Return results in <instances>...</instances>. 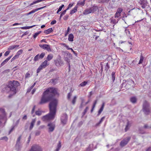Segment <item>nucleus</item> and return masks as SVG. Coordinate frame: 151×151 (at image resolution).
Masks as SVG:
<instances>
[{
    "label": "nucleus",
    "instance_id": "72a5a7b5",
    "mask_svg": "<svg viewBox=\"0 0 151 151\" xmlns=\"http://www.w3.org/2000/svg\"><path fill=\"white\" fill-rule=\"evenodd\" d=\"M39 54H37L34 57V61L35 62L38 61L39 59H40L39 58Z\"/></svg>",
    "mask_w": 151,
    "mask_h": 151
},
{
    "label": "nucleus",
    "instance_id": "3c124183",
    "mask_svg": "<svg viewBox=\"0 0 151 151\" xmlns=\"http://www.w3.org/2000/svg\"><path fill=\"white\" fill-rule=\"evenodd\" d=\"M85 0H83V1H81L79 4L82 6H83L85 4Z\"/></svg>",
    "mask_w": 151,
    "mask_h": 151
},
{
    "label": "nucleus",
    "instance_id": "9d476101",
    "mask_svg": "<svg viewBox=\"0 0 151 151\" xmlns=\"http://www.w3.org/2000/svg\"><path fill=\"white\" fill-rule=\"evenodd\" d=\"M30 151H42L40 147L37 145L32 146Z\"/></svg>",
    "mask_w": 151,
    "mask_h": 151
},
{
    "label": "nucleus",
    "instance_id": "338daca9",
    "mask_svg": "<svg viewBox=\"0 0 151 151\" xmlns=\"http://www.w3.org/2000/svg\"><path fill=\"white\" fill-rule=\"evenodd\" d=\"M71 95V94L70 93H68L67 97L68 99H70Z\"/></svg>",
    "mask_w": 151,
    "mask_h": 151
},
{
    "label": "nucleus",
    "instance_id": "a19ab883",
    "mask_svg": "<svg viewBox=\"0 0 151 151\" xmlns=\"http://www.w3.org/2000/svg\"><path fill=\"white\" fill-rule=\"evenodd\" d=\"M45 53L42 52L41 54L40 55H39V56L40 57L39 58H40V59H42V58H43V57L45 56Z\"/></svg>",
    "mask_w": 151,
    "mask_h": 151
},
{
    "label": "nucleus",
    "instance_id": "4be33fe9",
    "mask_svg": "<svg viewBox=\"0 0 151 151\" xmlns=\"http://www.w3.org/2000/svg\"><path fill=\"white\" fill-rule=\"evenodd\" d=\"M131 123L129 121H128L127 125L125 129V131L127 132L130 128L131 127Z\"/></svg>",
    "mask_w": 151,
    "mask_h": 151
},
{
    "label": "nucleus",
    "instance_id": "9b49d317",
    "mask_svg": "<svg viewBox=\"0 0 151 151\" xmlns=\"http://www.w3.org/2000/svg\"><path fill=\"white\" fill-rule=\"evenodd\" d=\"M48 126L49 127V132H53L55 128V125L54 124L52 123H50L48 124Z\"/></svg>",
    "mask_w": 151,
    "mask_h": 151
},
{
    "label": "nucleus",
    "instance_id": "864d4df0",
    "mask_svg": "<svg viewBox=\"0 0 151 151\" xmlns=\"http://www.w3.org/2000/svg\"><path fill=\"white\" fill-rule=\"evenodd\" d=\"M10 52V51H9V50L6 51L4 54V56H7L9 54Z\"/></svg>",
    "mask_w": 151,
    "mask_h": 151
},
{
    "label": "nucleus",
    "instance_id": "4468645a",
    "mask_svg": "<svg viewBox=\"0 0 151 151\" xmlns=\"http://www.w3.org/2000/svg\"><path fill=\"white\" fill-rule=\"evenodd\" d=\"M12 56H10L8 57L5 60L0 64V68L5 64L11 58Z\"/></svg>",
    "mask_w": 151,
    "mask_h": 151
},
{
    "label": "nucleus",
    "instance_id": "8fccbe9b",
    "mask_svg": "<svg viewBox=\"0 0 151 151\" xmlns=\"http://www.w3.org/2000/svg\"><path fill=\"white\" fill-rule=\"evenodd\" d=\"M43 69L41 67H40V66H39V67L37 69V73H38L40 72V70Z\"/></svg>",
    "mask_w": 151,
    "mask_h": 151
},
{
    "label": "nucleus",
    "instance_id": "7c9ffc66",
    "mask_svg": "<svg viewBox=\"0 0 151 151\" xmlns=\"http://www.w3.org/2000/svg\"><path fill=\"white\" fill-rule=\"evenodd\" d=\"M144 58L143 56L142 55H141L140 57V59L138 64H142L144 61Z\"/></svg>",
    "mask_w": 151,
    "mask_h": 151
},
{
    "label": "nucleus",
    "instance_id": "a211bd4d",
    "mask_svg": "<svg viewBox=\"0 0 151 151\" xmlns=\"http://www.w3.org/2000/svg\"><path fill=\"white\" fill-rule=\"evenodd\" d=\"M104 105H105V103L103 102L102 104L101 107L100 108V109L99 110V111H98V114H97L98 116H99L100 115V114H101V112L102 111H103Z\"/></svg>",
    "mask_w": 151,
    "mask_h": 151
},
{
    "label": "nucleus",
    "instance_id": "4d7b16f0",
    "mask_svg": "<svg viewBox=\"0 0 151 151\" xmlns=\"http://www.w3.org/2000/svg\"><path fill=\"white\" fill-rule=\"evenodd\" d=\"M40 131H36L35 132V135L36 136H38L40 134Z\"/></svg>",
    "mask_w": 151,
    "mask_h": 151
},
{
    "label": "nucleus",
    "instance_id": "aec40b11",
    "mask_svg": "<svg viewBox=\"0 0 151 151\" xmlns=\"http://www.w3.org/2000/svg\"><path fill=\"white\" fill-rule=\"evenodd\" d=\"M104 105H105V103L103 102L102 104L101 107L100 108V109L99 110V111H98V114H97L98 116H99L100 115V114H101V112L102 111H103Z\"/></svg>",
    "mask_w": 151,
    "mask_h": 151
},
{
    "label": "nucleus",
    "instance_id": "473e14b6",
    "mask_svg": "<svg viewBox=\"0 0 151 151\" xmlns=\"http://www.w3.org/2000/svg\"><path fill=\"white\" fill-rule=\"evenodd\" d=\"M115 72H112L111 73V79L113 82L114 81L115 78Z\"/></svg>",
    "mask_w": 151,
    "mask_h": 151
},
{
    "label": "nucleus",
    "instance_id": "2eb2a0df",
    "mask_svg": "<svg viewBox=\"0 0 151 151\" xmlns=\"http://www.w3.org/2000/svg\"><path fill=\"white\" fill-rule=\"evenodd\" d=\"M49 64H47V60H45L41 64V65L40 66L42 68H45L47 65H48Z\"/></svg>",
    "mask_w": 151,
    "mask_h": 151
},
{
    "label": "nucleus",
    "instance_id": "4c0bfd02",
    "mask_svg": "<svg viewBox=\"0 0 151 151\" xmlns=\"http://www.w3.org/2000/svg\"><path fill=\"white\" fill-rule=\"evenodd\" d=\"M93 145L91 144L89 146V147L87 149V151H91L93 150V149H92V148L93 147Z\"/></svg>",
    "mask_w": 151,
    "mask_h": 151
},
{
    "label": "nucleus",
    "instance_id": "cd10ccee",
    "mask_svg": "<svg viewBox=\"0 0 151 151\" xmlns=\"http://www.w3.org/2000/svg\"><path fill=\"white\" fill-rule=\"evenodd\" d=\"M44 0H37L36 1H34L32 3H31L30 4L29 6H31L33 5L36 4L39 2H41L44 1Z\"/></svg>",
    "mask_w": 151,
    "mask_h": 151
},
{
    "label": "nucleus",
    "instance_id": "f704fd0d",
    "mask_svg": "<svg viewBox=\"0 0 151 151\" xmlns=\"http://www.w3.org/2000/svg\"><path fill=\"white\" fill-rule=\"evenodd\" d=\"M77 98V97L76 96H75L74 97L72 101V103L74 105L75 104Z\"/></svg>",
    "mask_w": 151,
    "mask_h": 151
},
{
    "label": "nucleus",
    "instance_id": "c9c22d12",
    "mask_svg": "<svg viewBox=\"0 0 151 151\" xmlns=\"http://www.w3.org/2000/svg\"><path fill=\"white\" fill-rule=\"evenodd\" d=\"M41 32V31H39L35 33L33 36L34 38H35Z\"/></svg>",
    "mask_w": 151,
    "mask_h": 151
},
{
    "label": "nucleus",
    "instance_id": "c85d7f7f",
    "mask_svg": "<svg viewBox=\"0 0 151 151\" xmlns=\"http://www.w3.org/2000/svg\"><path fill=\"white\" fill-rule=\"evenodd\" d=\"M19 46V45H14L10 46L8 49V50H13L15 48L18 47Z\"/></svg>",
    "mask_w": 151,
    "mask_h": 151
},
{
    "label": "nucleus",
    "instance_id": "0eeeda50",
    "mask_svg": "<svg viewBox=\"0 0 151 151\" xmlns=\"http://www.w3.org/2000/svg\"><path fill=\"white\" fill-rule=\"evenodd\" d=\"M67 119L68 116L67 114L65 113L63 114L61 117L60 120L61 123L63 125L66 124Z\"/></svg>",
    "mask_w": 151,
    "mask_h": 151
},
{
    "label": "nucleus",
    "instance_id": "dca6fc26",
    "mask_svg": "<svg viewBox=\"0 0 151 151\" xmlns=\"http://www.w3.org/2000/svg\"><path fill=\"white\" fill-rule=\"evenodd\" d=\"M91 13H92L90 8L86 9L83 12V14L84 15H86Z\"/></svg>",
    "mask_w": 151,
    "mask_h": 151
},
{
    "label": "nucleus",
    "instance_id": "69168bd1",
    "mask_svg": "<svg viewBox=\"0 0 151 151\" xmlns=\"http://www.w3.org/2000/svg\"><path fill=\"white\" fill-rule=\"evenodd\" d=\"M29 33V32L28 31H26L22 35V37H23L24 36L27 35Z\"/></svg>",
    "mask_w": 151,
    "mask_h": 151
},
{
    "label": "nucleus",
    "instance_id": "f03ea898",
    "mask_svg": "<svg viewBox=\"0 0 151 151\" xmlns=\"http://www.w3.org/2000/svg\"><path fill=\"white\" fill-rule=\"evenodd\" d=\"M57 104L58 101L57 99H54L50 103V112L42 117V119L43 121L53 119L54 118L56 112Z\"/></svg>",
    "mask_w": 151,
    "mask_h": 151
},
{
    "label": "nucleus",
    "instance_id": "052dcab7",
    "mask_svg": "<svg viewBox=\"0 0 151 151\" xmlns=\"http://www.w3.org/2000/svg\"><path fill=\"white\" fill-rule=\"evenodd\" d=\"M68 17H69V16L68 15H66L64 16V17H63V19L65 20H66L68 19Z\"/></svg>",
    "mask_w": 151,
    "mask_h": 151
},
{
    "label": "nucleus",
    "instance_id": "393cba45",
    "mask_svg": "<svg viewBox=\"0 0 151 151\" xmlns=\"http://www.w3.org/2000/svg\"><path fill=\"white\" fill-rule=\"evenodd\" d=\"M137 100V99L135 97L133 96L130 98V101L133 104H134L136 103Z\"/></svg>",
    "mask_w": 151,
    "mask_h": 151
},
{
    "label": "nucleus",
    "instance_id": "bf43d9fd",
    "mask_svg": "<svg viewBox=\"0 0 151 151\" xmlns=\"http://www.w3.org/2000/svg\"><path fill=\"white\" fill-rule=\"evenodd\" d=\"M33 88L31 86L30 87H29L28 89H27V93H29V92L30 91H31V90Z\"/></svg>",
    "mask_w": 151,
    "mask_h": 151
},
{
    "label": "nucleus",
    "instance_id": "e433bc0d",
    "mask_svg": "<svg viewBox=\"0 0 151 151\" xmlns=\"http://www.w3.org/2000/svg\"><path fill=\"white\" fill-rule=\"evenodd\" d=\"M141 4L142 5L141 7L142 9H145L147 6V3H144V2H142L141 3Z\"/></svg>",
    "mask_w": 151,
    "mask_h": 151
},
{
    "label": "nucleus",
    "instance_id": "ea45409f",
    "mask_svg": "<svg viewBox=\"0 0 151 151\" xmlns=\"http://www.w3.org/2000/svg\"><path fill=\"white\" fill-rule=\"evenodd\" d=\"M122 11L123 9L122 8H119L117 9L116 12H118V13L121 14Z\"/></svg>",
    "mask_w": 151,
    "mask_h": 151
},
{
    "label": "nucleus",
    "instance_id": "c756f323",
    "mask_svg": "<svg viewBox=\"0 0 151 151\" xmlns=\"http://www.w3.org/2000/svg\"><path fill=\"white\" fill-rule=\"evenodd\" d=\"M61 147V143L60 141H59L57 146L56 149L55 151H59Z\"/></svg>",
    "mask_w": 151,
    "mask_h": 151
},
{
    "label": "nucleus",
    "instance_id": "c03bdc74",
    "mask_svg": "<svg viewBox=\"0 0 151 151\" xmlns=\"http://www.w3.org/2000/svg\"><path fill=\"white\" fill-rule=\"evenodd\" d=\"M30 77V74L28 72L25 75V78H27Z\"/></svg>",
    "mask_w": 151,
    "mask_h": 151
},
{
    "label": "nucleus",
    "instance_id": "79ce46f5",
    "mask_svg": "<svg viewBox=\"0 0 151 151\" xmlns=\"http://www.w3.org/2000/svg\"><path fill=\"white\" fill-rule=\"evenodd\" d=\"M35 114L38 116H40L42 114V112L40 111H36Z\"/></svg>",
    "mask_w": 151,
    "mask_h": 151
},
{
    "label": "nucleus",
    "instance_id": "6e6d98bb",
    "mask_svg": "<svg viewBox=\"0 0 151 151\" xmlns=\"http://www.w3.org/2000/svg\"><path fill=\"white\" fill-rule=\"evenodd\" d=\"M144 128L145 129H151V126H148L147 124H145L144 126Z\"/></svg>",
    "mask_w": 151,
    "mask_h": 151
},
{
    "label": "nucleus",
    "instance_id": "bb28decb",
    "mask_svg": "<svg viewBox=\"0 0 151 151\" xmlns=\"http://www.w3.org/2000/svg\"><path fill=\"white\" fill-rule=\"evenodd\" d=\"M74 36L73 34H70L68 35V40L69 41L72 42L73 41Z\"/></svg>",
    "mask_w": 151,
    "mask_h": 151
},
{
    "label": "nucleus",
    "instance_id": "5701e85b",
    "mask_svg": "<svg viewBox=\"0 0 151 151\" xmlns=\"http://www.w3.org/2000/svg\"><path fill=\"white\" fill-rule=\"evenodd\" d=\"M53 31V30L52 29V28H50L47 30H46L44 31V32L46 34H48L49 33L52 32Z\"/></svg>",
    "mask_w": 151,
    "mask_h": 151
},
{
    "label": "nucleus",
    "instance_id": "6e6552de",
    "mask_svg": "<svg viewBox=\"0 0 151 151\" xmlns=\"http://www.w3.org/2000/svg\"><path fill=\"white\" fill-rule=\"evenodd\" d=\"M131 137H127L126 138L124 139L120 142V145L122 147H124L127 145Z\"/></svg>",
    "mask_w": 151,
    "mask_h": 151
},
{
    "label": "nucleus",
    "instance_id": "58836bf2",
    "mask_svg": "<svg viewBox=\"0 0 151 151\" xmlns=\"http://www.w3.org/2000/svg\"><path fill=\"white\" fill-rule=\"evenodd\" d=\"M88 83L87 81H84L82 82L80 85L82 87H83L85 86Z\"/></svg>",
    "mask_w": 151,
    "mask_h": 151
},
{
    "label": "nucleus",
    "instance_id": "603ef678",
    "mask_svg": "<svg viewBox=\"0 0 151 151\" xmlns=\"http://www.w3.org/2000/svg\"><path fill=\"white\" fill-rule=\"evenodd\" d=\"M121 15V14L118 13V12H116L115 14V17H119Z\"/></svg>",
    "mask_w": 151,
    "mask_h": 151
},
{
    "label": "nucleus",
    "instance_id": "f8f14e48",
    "mask_svg": "<svg viewBox=\"0 0 151 151\" xmlns=\"http://www.w3.org/2000/svg\"><path fill=\"white\" fill-rule=\"evenodd\" d=\"M91 13H94L99 9V7L97 6H96L95 4L93 5L90 8Z\"/></svg>",
    "mask_w": 151,
    "mask_h": 151
},
{
    "label": "nucleus",
    "instance_id": "f3484780",
    "mask_svg": "<svg viewBox=\"0 0 151 151\" xmlns=\"http://www.w3.org/2000/svg\"><path fill=\"white\" fill-rule=\"evenodd\" d=\"M36 120V119L35 118L32 119V121L29 127V129L30 130H32V129L33 127L35 124V122Z\"/></svg>",
    "mask_w": 151,
    "mask_h": 151
},
{
    "label": "nucleus",
    "instance_id": "6ab92c4d",
    "mask_svg": "<svg viewBox=\"0 0 151 151\" xmlns=\"http://www.w3.org/2000/svg\"><path fill=\"white\" fill-rule=\"evenodd\" d=\"M104 105H105V103L103 102L102 104L101 107L100 108V109L99 110V111H98V114H97L98 116H99L100 115V114H101V112L102 111H103Z\"/></svg>",
    "mask_w": 151,
    "mask_h": 151
},
{
    "label": "nucleus",
    "instance_id": "b1692460",
    "mask_svg": "<svg viewBox=\"0 0 151 151\" xmlns=\"http://www.w3.org/2000/svg\"><path fill=\"white\" fill-rule=\"evenodd\" d=\"M77 6H75L74 8L70 11V14L72 15L76 12L77 11Z\"/></svg>",
    "mask_w": 151,
    "mask_h": 151
},
{
    "label": "nucleus",
    "instance_id": "7ed1b4c3",
    "mask_svg": "<svg viewBox=\"0 0 151 151\" xmlns=\"http://www.w3.org/2000/svg\"><path fill=\"white\" fill-rule=\"evenodd\" d=\"M20 84L19 82L16 81L14 80L13 81H9L8 85L6 87V89L7 90V92H8L9 91H11L13 92V94H10L9 96V98H11L13 95L17 93V89L18 86H19Z\"/></svg>",
    "mask_w": 151,
    "mask_h": 151
},
{
    "label": "nucleus",
    "instance_id": "412c9836",
    "mask_svg": "<svg viewBox=\"0 0 151 151\" xmlns=\"http://www.w3.org/2000/svg\"><path fill=\"white\" fill-rule=\"evenodd\" d=\"M46 7V6H43V7H40V8H38L33 9L31 11H30V12H31V14H32L34 13L35 12L37 11H38L42 9H43L44 8H45Z\"/></svg>",
    "mask_w": 151,
    "mask_h": 151
},
{
    "label": "nucleus",
    "instance_id": "774afa93",
    "mask_svg": "<svg viewBox=\"0 0 151 151\" xmlns=\"http://www.w3.org/2000/svg\"><path fill=\"white\" fill-rule=\"evenodd\" d=\"M19 57V56L16 54L13 57V59L15 60L17 59Z\"/></svg>",
    "mask_w": 151,
    "mask_h": 151
},
{
    "label": "nucleus",
    "instance_id": "5fc2aeb1",
    "mask_svg": "<svg viewBox=\"0 0 151 151\" xmlns=\"http://www.w3.org/2000/svg\"><path fill=\"white\" fill-rule=\"evenodd\" d=\"M70 29V27H68V29H67V31H66V32H65V36H66L68 34V32L69 31Z\"/></svg>",
    "mask_w": 151,
    "mask_h": 151
},
{
    "label": "nucleus",
    "instance_id": "2f4dec72",
    "mask_svg": "<svg viewBox=\"0 0 151 151\" xmlns=\"http://www.w3.org/2000/svg\"><path fill=\"white\" fill-rule=\"evenodd\" d=\"M35 26V25H34L30 26L23 27H21V28L22 29H28L32 28Z\"/></svg>",
    "mask_w": 151,
    "mask_h": 151
},
{
    "label": "nucleus",
    "instance_id": "f257e3e1",
    "mask_svg": "<svg viewBox=\"0 0 151 151\" xmlns=\"http://www.w3.org/2000/svg\"><path fill=\"white\" fill-rule=\"evenodd\" d=\"M58 94L57 89L54 88H49L47 89L42 94L40 101L39 103L40 105L45 104L53 100V97Z\"/></svg>",
    "mask_w": 151,
    "mask_h": 151
},
{
    "label": "nucleus",
    "instance_id": "49530a36",
    "mask_svg": "<svg viewBox=\"0 0 151 151\" xmlns=\"http://www.w3.org/2000/svg\"><path fill=\"white\" fill-rule=\"evenodd\" d=\"M118 22V21H116V19H113L111 20V22L113 24H116Z\"/></svg>",
    "mask_w": 151,
    "mask_h": 151
},
{
    "label": "nucleus",
    "instance_id": "37998d69",
    "mask_svg": "<svg viewBox=\"0 0 151 151\" xmlns=\"http://www.w3.org/2000/svg\"><path fill=\"white\" fill-rule=\"evenodd\" d=\"M64 60L65 61H66L67 63H68V64L70 63V60L67 57H65L64 58Z\"/></svg>",
    "mask_w": 151,
    "mask_h": 151
},
{
    "label": "nucleus",
    "instance_id": "423d86ee",
    "mask_svg": "<svg viewBox=\"0 0 151 151\" xmlns=\"http://www.w3.org/2000/svg\"><path fill=\"white\" fill-rule=\"evenodd\" d=\"M61 56L58 55L57 58L54 60L55 63L57 67H59L64 64L63 61L61 59Z\"/></svg>",
    "mask_w": 151,
    "mask_h": 151
},
{
    "label": "nucleus",
    "instance_id": "de8ad7c7",
    "mask_svg": "<svg viewBox=\"0 0 151 151\" xmlns=\"http://www.w3.org/2000/svg\"><path fill=\"white\" fill-rule=\"evenodd\" d=\"M14 126H12L11 129H10V130L9 131V134L14 130Z\"/></svg>",
    "mask_w": 151,
    "mask_h": 151
},
{
    "label": "nucleus",
    "instance_id": "e2e57ef3",
    "mask_svg": "<svg viewBox=\"0 0 151 151\" xmlns=\"http://www.w3.org/2000/svg\"><path fill=\"white\" fill-rule=\"evenodd\" d=\"M109 68V65L108 63H107L106 66H105V70H108V69Z\"/></svg>",
    "mask_w": 151,
    "mask_h": 151
},
{
    "label": "nucleus",
    "instance_id": "a18cd8bd",
    "mask_svg": "<svg viewBox=\"0 0 151 151\" xmlns=\"http://www.w3.org/2000/svg\"><path fill=\"white\" fill-rule=\"evenodd\" d=\"M22 52L23 50H20L17 52V55L19 57V55L22 53Z\"/></svg>",
    "mask_w": 151,
    "mask_h": 151
},
{
    "label": "nucleus",
    "instance_id": "a878e982",
    "mask_svg": "<svg viewBox=\"0 0 151 151\" xmlns=\"http://www.w3.org/2000/svg\"><path fill=\"white\" fill-rule=\"evenodd\" d=\"M53 58V55L52 54H49L48 55L46 60H47V61H50Z\"/></svg>",
    "mask_w": 151,
    "mask_h": 151
},
{
    "label": "nucleus",
    "instance_id": "39448f33",
    "mask_svg": "<svg viewBox=\"0 0 151 151\" xmlns=\"http://www.w3.org/2000/svg\"><path fill=\"white\" fill-rule=\"evenodd\" d=\"M143 111L146 114H148L151 113V108L149 106L148 103L146 101H144L143 104Z\"/></svg>",
    "mask_w": 151,
    "mask_h": 151
},
{
    "label": "nucleus",
    "instance_id": "1a4fd4ad",
    "mask_svg": "<svg viewBox=\"0 0 151 151\" xmlns=\"http://www.w3.org/2000/svg\"><path fill=\"white\" fill-rule=\"evenodd\" d=\"M39 46L41 48L47 50L48 52H51L52 51L50 45L46 44H44L43 45L40 44Z\"/></svg>",
    "mask_w": 151,
    "mask_h": 151
},
{
    "label": "nucleus",
    "instance_id": "680f3d73",
    "mask_svg": "<svg viewBox=\"0 0 151 151\" xmlns=\"http://www.w3.org/2000/svg\"><path fill=\"white\" fill-rule=\"evenodd\" d=\"M64 6V5L63 4H62L61 6H60L58 9L59 11H61L62 8Z\"/></svg>",
    "mask_w": 151,
    "mask_h": 151
},
{
    "label": "nucleus",
    "instance_id": "13d9d810",
    "mask_svg": "<svg viewBox=\"0 0 151 151\" xmlns=\"http://www.w3.org/2000/svg\"><path fill=\"white\" fill-rule=\"evenodd\" d=\"M56 23V21L55 20H52L50 23L51 25L54 24Z\"/></svg>",
    "mask_w": 151,
    "mask_h": 151
},
{
    "label": "nucleus",
    "instance_id": "09e8293b",
    "mask_svg": "<svg viewBox=\"0 0 151 151\" xmlns=\"http://www.w3.org/2000/svg\"><path fill=\"white\" fill-rule=\"evenodd\" d=\"M1 140H5L6 141H7L8 140V138L6 137H4L1 138Z\"/></svg>",
    "mask_w": 151,
    "mask_h": 151
},
{
    "label": "nucleus",
    "instance_id": "0e129e2a",
    "mask_svg": "<svg viewBox=\"0 0 151 151\" xmlns=\"http://www.w3.org/2000/svg\"><path fill=\"white\" fill-rule=\"evenodd\" d=\"M65 47L68 50H72V51H73V49L72 48H69L68 46L65 45Z\"/></svg>",
    "mask_w": 151,
    "mask_h": 151
},
{
    "label": "nucleus",
    "instance_id": "20e7f679",
    "mask_svg": "<svg viewBox=\"0 0 151 151\" xmlns=\"http://www.w3.org/2000/svg\"><path fill=\"white\" fill-rule=\"evenodd\" d=\"M7 114L4 109L0 108V127H3L6 123L7 120Z\"/></svg>",
    "mask_w": 151,
    "mask_h": 151
},
{
    "label": "nucleus",
    "instance_id": "ddd939ff",
    "mask_svg": "<svg viewBox=\"0 0 151 151\" xmlns=\"http://www.w3.org/2000/svg\"><path fill=\"white\" fill-rule=\"evenodd\" d=\"M21 138V136H19L17 139L16 146L17 147L18 149L20 148V140Z\"/></svg>",
    "mask_w": 151,
    "mask_h": 151
}]
</instances>
